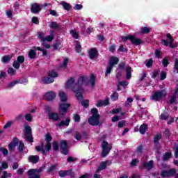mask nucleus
Instances as JSON below:
<instances>
[{"label":"nucleus","instance_id":"nucleus-57","mask_svg":"<svg viewBox=\"0 0 178 178\" xmlns=\"http://www.w3.org/2000/svg\"><path fill=\"white\" fill-rule=\"evenodd\" d=\"M17 61L21 65L23 64L24 62V56H18L17 57Z\"/></svg>","mask_w":178,"mask_h":178},{"label":"nucleus","instance_id":"nucleus-30","mask_svg":"<svg viewBox=\"0 0 178 178\" xmlns=\"http://www.w3.org/2000/svg\"><path fill=\"white\" fill-rule=\"evenodd\" d=\"M90 113L92 118H101V115L98 113V108H93L90 110Z\"/></svg>","mask_w":178,"mask_h":178},{"label":"nucleus","instance_id":"nucleus-14","mask_svg":"<svg viewBox=\"0 0 178 178\" xmlns=\"http://www.w3.org/2000/svg\"><path fill=\"white\" fill-rule=\"evenodd\" d=\"M41 5L38 4L37 3H33L31 4V13H34L35 15H37V13H40L41 12Z\"/></svg>","mask_w":178,"mask_h":178},{"label":"nucleus","instance_id":"nucleus-60","mask_svg":"<svg viewBox=\"0 0 178 178\" xmlns=\"http://www.w3.org/2000/svg\"><path fill=\"white\" fill-rule=\"evenodd\" d=\"M119 84L123 87V88H126L127 86H129V83L127 81H119Z\"/></svg>","mask_w":178,"mask_h":178},{"label":"nucleus","instance_id":"nucleus-9","mask_svg":"<svg viewBox=\"0 0 178 178\" xmlns=\"http://www.w3.org/2000/svg\"><path fill=\"white\" fill-rule=\"evenodd\" d=\"M102 158H105V156H106V155H108V154L111 152V149H112L111 146H109V144L108 143V142L105 140H104L102 143Z\"/></svg>","mask_w":178,"mask_h":178},{"label":"nucleus","instance_id":"nucleus-42","mask_svg":"<svg viewBox=\"0 0 178 178\" xmlns=\"http://www.w3.org/2000/svg\"><path fill=\"white\" fill-rule=\"evenodd\" d=\"M90 81L91 86L95 87V81H97V79L95 78V76L94 75V74H91Z\"/></svg>","mask_w":178,"mask_h":178},{"label":"nucleus","instance_id":"nucleus-44","mask_svg":"<svg viewBox=\"0 0 178 178\" xmlns=\"http://www.w3.org/2000/svg\"><path fill=\"white\" fill-rule=\"evenodd\" d=\"M24 148H26V147L24 146V143H23L22 141H19V146L17 147V150L19 151V152H23Z\"/></svg>","mask_w":178,"mask_h":178},{"label":"nucleus","instance_id":"nucleus-6","mask_svg":"<svg viewBox=\"0 0 178 178\" xmlns=\"http://www.w3.org/2000/svg\"><path fill=\"white\" fill-rule=\"evenodd\" d=\"M44 111L48 115V118L50 120H54V122H58L59 120V113L55 112H51V107L47 106L44 107Z\"/></svg>","mask_w":178,"mask_h":178},{"label":"nucleus","instance_id":"nucleus-52","mask_svg":"<svg viewBox=\"0 0 178 178\" xmlns=\"http://www.w3.org/2000/svg\"><path fill=\"white\" fill-rule=\"evenodd\" d=\"M56 170V165L54 164L51 165L50 167L47 169V173H52L54 170Z\"/></svg>","mask_w":178,"mask_h":178},{"label":"nucleus","instance_id":"nucleus-12","mask_svg":"<svg viewBox=\"0 0 178 178\" xmlns=\"http://www.w3.org/2000/svg\"><path fill=\"white\" fill-rule=\"evenodd\" d=\"M60 150L63 155H67L69 154V147L67 145V141L63 140L60 143Z\"/></svg>","mask_w":178,"mask_h":178},{"label":"nucleus","instance_id":"nucleus-41","mask_svg":"<svg viewBox=\"0 0 178 178\" xmlns=\"http://www.w3.org/2000/svg\"><path fill=\"white\" fill-rule=\"evenodd\" d=\"M151 29L147 26L143 27L140 29V33L141 34H148L149 33H150Z\"/></svg>","mask_w":178,"mask_h":178},{"label":"nucleus","instance_id":"nucleus-8","mask_svg":"<svg viewBox=\"0 0 178 178\" xmlns=\"http://www.w3.org/2000/svg\"><path fill=\"white\" fill-rule=\"evenodd\" d=\"M42 172V168L39 169H29L27 172V175L29 178H41V175L39 173Z\"/></svg>","mask_w":178,"mask_h":178},{"label":"nucleus","instance_id":"nucleus-4","mask_svg":"<svg viewBox=\"0 0 178 178\" xmlns=\"http://www.w3.org/2000/svg\"><path fill=\"white\" fill-rule=\"evenodd\" d=\"M166 95H168V93L166 92V88H164L161 90H157L154 92V93L151 96V99H152L153 101H156V102L165 98Z\"/></svg>","mask_w":178,"mask_h":178},{"label":"nucleus","instance_id":"nucleus-15","mask_svg":"<svg viewBox=\"0 0 178 178\" xmlns=\"http://www.w3.org/2000/svg\"><path fill=\"white\" fill-rule=\"evenodd\" d=\"M161 138L162 134H156L153 138L154 147L157 149V151H159L161 149V147H159V140H161Z\"/></svg>","mask_w":178,"mask_h":178},{"label":"nucleus","instance_id":"nucleus-26","mask_svg":"<svg viewBox=\"0 0 178 178\" xmlns=\"http://www.w3.org/2000/svg\"><path fill=\"white\" fill-rule=\"evenodd\" d=\"M125 72H126L127 80H130L131 79V67L130 66L126 67Z\"/></svg>","mask_w":178,"mask_h":178},{"label":"nucleus","instance_id":"nucleus-47","mask_svg":"<svg viewBox=\"0 0 178 178\" xmlns=\"http://www.w3.org/2000/svg\"><path fill=\"white\" fill-rule=\"evenodd\" d=\"M44 140L46 143H51V141H52V136H51L50 133H47L45 135Z\"/></svg>","mask_w":178,"mask_h":178},{"label":"nucleus","instance_id":"nucleus-25","mask_svg":"<svg viewBox=\"0 0 178 178\" xmlns=\"http://www.w3.org/2000/svg\"><path fill=\"white\" fill-rule=\"evenodd\" d=\"M143 168L147 170H151L154 168V161L151 160L149 162H145L143 163Z\"/></svg>","mask_w":178,"mask_h":178},{"label":"nucleus","instance_id":"nucleus-16","mask_svg":"<svg viewBox=\"0 0 178 178\" xmlns=\"http://www.w3.org/2000/svg\"><path fill=\"white\" fill-rule=\"evenodd\" d=\"M101 117H92L91 116L88 122L91 126H98L99 124V119Z\"/></svg>","mask_w":178,"mask_h":178},{"label":"nucleus","instance_id":"nucleus-31","mask_svg":"<svg viewBox=\"0 0 178 178\" xmlns=\"http://www.w3.org/2000/svg\"><path fill=\"white\" fill-rule=\"evenodd\" d=\"M54 37H55V32L54 31H50V35H47L44 38V41L51 42L54 40Z\"/></svg>","mask_w":178,"mask_h":178},{"label":"nucleus","instance_id":"nucleus-20","mask_svg":"<svg viewBox=\"0 0 178 178\" xmlns=\"http://www.w3.org/2000/svg\"><path fill=\"white\" fill-rule=\"evenodd\" d=\"M108 163H109V161H102L100 163V165L97 167L96 173H99L101 170H104L108 166Z\"/></svg>","mask_w":178,"mask_h":178},{"label":"nucleus","instance_id":"nucleus-37","mask_svg":"<svg viewBox=\"0 0 178 178\" xmlns=\"http://www.w3.org/2000/svg\"><path fill=\"white\" fill-rule=\"evenodd\" d=\"M74 84V78L71 77L70 79H68L66 82V86L69 88L72 87Z\"/></svg>","mask_w":178,"mask_h":178},{"label":"nucleus","instance_id":"nucleus-38","mask_svg":"<svg viewBox=\"0 0 178 178\" xmlns=\"http://www.w3.org/2000/svg\"><path fill=\"white\" fill-rule=\"evenodd\" d=\"M12 59V56L9 55L3 56L2 57V62L3 63H8V62H10V60Z\"/></svg>","mask_w":178,"mask_h":178},{"label":"nucleus","instance_id":"nucleus-33","mask_svg":"<svg viewBox=\"0 0 178 178\" xmlns=\"http://www.w3.org/2000/svg\"><path fill=\"white\" fill-rule=\"evenodd\" d=\"M73 137L75 138V140H77V141H80L81 140V134L80 132L75 131L72 134Z\"/></svg>","mask_w":178,"mask_h":178},{"label":"nucleus","instance_id":"nucleus-19","mask_svg":"<svg viewBox=\"0 0 178 178\" xmlns=\"http://www.w3.org/2000/svg\"><path fill=\"white\" fill-rule=\"evenodd\" d=\"M23 83H24V81L22 79L14 80L7 84V88H13L16 84H23Z\"/></svg>","mask_w":178,"mask_h":178},{"label":"nucleus","instance_id":"nucleus-3","mask_svg":"<svg viewBox=\"0 0 178 178\" xmlns=\"http://www.w3.org/2000/svg\"><path fill=\"white\" fill-rule=\"evenodd\" d=\"M119 63V58L112 56L109 60H108V65H107L106 72H105V76H108V74H111L112 72V70L113 69V67L115 65H118Z\"/></svg>","mask_w":178,"mask_h":178},{"label":"nucleus","instance_id":"nucleus-40","mask_svg":"<svg viewBox=\"0 0 178 178\" xmlns=\"http://www.w3.org/2000/svg\"><path fill=\"white\" fill-rule=\"evenodd\" d=\"M81 105L83 106L86 109L90 106V100L88 99H85L81 102Z\"/></svg>","mask_w":178,"mask_h":178},{"label":"nucleus","instance_id":"nucleus-56","mask_svg":"<svg viewBox=\"0 0 178 178\" xmlns=\"http://www.w3.org/2000/svg\"><path fill=\"white\" fill-rule=\"evenodd\" d=\"M176 99H177V95H172V96L171 97V98L170 99V104L171 105H173V104L176 102Z\"/></svg>","mask_w":178,"mask_h":178},{"label":"nucleus","instance_id":"nucleus-5","mask_svg":"<svg viewBox=\"0 0 178 178\" xmlns=\"http://www.w3.org/2000/svg\"><path fill=\"white\" fill-rule=\"evenodd\" d=\"M122 40L124 42H126L127 40H129L131 41V44L133 45H141L143 44V40L141 39H137L136 36L131 35H127V36H122Z\"/></svg>","mask_w":178,"mask_h":178},{"label":"nucleus","instance_id":"nucleus-21","mask_svg":"<svg viewBox=\"0 0 178 178\" xmlns=\"http://www.w3.org/2000/svg\"><path fill=\"white\" fill-rule=\"evenodd\" d=\"M29 162H32V163H38L40 162V156L38 155H31L28 159Z\"/></svg>","mask_w":178,"mask_h":178},{"label":"nucleus","instance_id":"nucleus-7","mask_svg":"<svg viewBox=\"0 0 178 178\" xmlns=\"http://www.w3.org/2000/svg\"><path fill=\"white\" fill-rule=\"evenodd\" d=\"M71 106H72V104L69 103L60 104L58 106V113L60 116H66V114L69 111V108H70Z\"/></svg>","mask_w":178,"mask_h":178},{"label":"nucleus","instance_id":"nucleus-54","mask_svg":"<svg viewBox=\"0 0 178 178\" xmlns=\"http://www.w3.org/2000/svg\"><path fill=\"white\" fill-rule=\"evenodd\" d=\"M0 152H2L3 156H6L9 154L8 149L2 147H0Z\"/></svg>","mask_w":178,"mask_h":178},{"label":"nucleus","instance_id":"nucleus-28","mask_svg":"<svg viewBox=\"0 0 178 178\" xmlns=\"http://www.w3.org/2000/svg\"><path fill=\"white\" fill-rule=\"evenodd\" d=\"M60 5H62V6L65 9V10H67V12H69V10H70L72 9V6L70 5V3H69L66 1H62L60 3Z\"/></svg>","mask_w":178,"mask_h":178},{"label":"nucleus","instance_id":"nucleus-63","mask_svg":"<svg viewBox=\"0 0 178 178\" xmlns=\"http://www.w3.org/2000/svg\"><path fill=\"white\" fill-rule=\"evenodd\" d=\"M133 98L132 97H128L127 99V101L125 102V106H130V104L133 102Z\"/></svg>","mask_w":178,"mask_h":178},{"label":"nucleus","instance_id":"nucleus-61","mask_svg":"<svg viewBox=\"0 0 178 178\" xmlns=\"http://www.w3.org/2000/svg\"><path fill=\"white\" fill-rule=\"evenodd\" d=\"M122 111L121 108H113L110 113H112V115H116V113H119Z\"/></svg>","mask_w":178,"mask_h":178},{"label":"nucleus","instance_id":"nucleus-23","mask_svg":"<svg viewBox=\"0 0 178 178\" xmlns=\"http://www.w3.org/2000/svg\"><path fill=\"white\" fill-rule=\"evenodd\" d=\"M69 124H70V118H67L65 120H62L60 122H59L57 126L58 127H63V126H66V127H67Z\"/></svg>","mask_w":178,"mask_h":178},{"label":"nucleus","instance_id":"nucleus-22","mask_svg":"<svg viewBox=\"0 0 178 178\" xmlns=\"http://www.w3.org/2000/svg\"><path fill=\"white\" fill-rule=\"evenodd\" d=\"M166 38H168L170 40V47L175 49L177 48V44H173V41H175V39L173 37H172V35L170 33H167L166 34Z\"/></svg>","mask_w":178,"mask_h":178},{"label":"nucleus","instance_id":"nucleus-36","mask_svg":"<svg viewBox=\"0 0 178 178\" xmlns=\"http://www.w3.org/2000/svg\"><path fill=\"white\" fill-rule=\"evenodd\" d=\"M53 145V151L54 152H58L59 151V143L58 141H54L52 143Z\"/></svg>","mask_w":178,"mask_h":178},{"label":"nucleus","instance_id":"nucleus-58","mask_svg":"<svg viewBox=\"0 0 178 178\" xmlns=\"http://www.w3.org/2000/svg\"><path fill=\"white\" fill-rule=\"evenodd\" d=\"M20 65L18 61H17V60H14L13 63V66L15 69L19 70L20 69Z\"/></svg>","mask_w":178,"mask_h":178},{"label":"nucleus","instance_id":"nucleus-13","mask_svg":"<svg viewBox=\"0 0 178 178\" xmlns=\"http://www.w3.org/2000/svg\"><path fill=\"white\" fill-rule=\"evenodd\" d=\"M176 175V168H170L168 170H162L161 176L163 178L172 177Z\"/></svg>","mask_w":178,"mask_h":178},{"label":"nucleus","instance_id":"nucleus-45","mask_svg":"<svg viewBox=\"0 0 178 178\" xmlns=\"http://www.w3.org/2000/svg\"><path fill=\"white\" fill-rule=\"evenodd\" d=\"M73 120L75 123H80L81 118L78 113L73 114Z\"/></svg>","mask_w":178,"mask_h":178},{"label":"nucleus","instance_id":"nucleus-49","mask_svg":"<svg viewBox=\"0 0 178 178\" xmlns=\"http://www.w3.org/2000/svg\"><path fill=\"white\" fill-rule=\"evenodd\" d=\"M38 37L39 40H40V41H42V42H45V34H44V33L40 32L38 33Z\"/></svg>","mask_w":178,"mask_h":178},{"label":"nucleus","instance_id":"nucleus-53","mask_svg":"<svg viewBox=\"0 0 178 178\" xmlns=\"http://www.w3.org/2000/svg\"><path fill=\"white\" fill-rule=\"evenodd\" d=\"M60 41L56 40L55 44L53 45L54 51H58L59 49V47H60Z\"/></svg>","mask_w":178,"mask_h":178},{"label":"nucleus","instance_id":"nucleus-1","mask_svg":"<svg viewBox=\"0 0 178 178\" xmlns=\"http://www.w3.org/2000/svg\"><path fill=\"white\" fill-rule=\"evenodd\" d=\"M84 83H86V76H79L77 83L72 88V91L75 92V97L78 101H82V99H84V97L83 96V92L84 91L83 86L84 85Z\"/></svg>","mask_w":178,"mask_h":178},{"label":"nucleus","instance_id":"nucleus-35","mask_svg":"<svg viewBox=\"0 0 178 178\" xmlns=\"http://www.w3.org/2000/svg\"><path fill=\"white\" fill-rule=\"evenodd\" d=\"M50 29H52L53 30H59V24H58L55 22H51L49 24Z\"/></svg>","mask_w":178,"mask_h":178},{"label":"nucleus","instance_id":"nucleus-18","mask_svg":"<svg viewBox=\"0 0 178 178\" xmlns=\"http://www.w3.org/2000/svg\"><path fill=\"white\" fill-rule=\"evenodd\" d=\"M55 98H56V93L54 92H47L44 95V99H46L47 102L52 101V99H55Z\"/></svg>","mask_w":178,"mask_h":178},{"label":"nucleus","instance_id":"nucleus-51","mask_svg":"<svg viewBox=\"0 0 178 178\" xmlns=\"http://www.w3.org/2000/svg\"><path fill=\"white\" fill-rule=\"evenodd\" d=\"M12 177V173L8 172V171H3L1 178H9Z\"/></svg>","mask_w":178,"mask_h":178},{"label":"nucleus","instance_id":"nucleus-48","mask_svg":"<svg viewBox=\"0 0 178 178\" xmlns=\"http://www.w3.org/2000/svg\"><path fill=\"white\" fill-rule=\"evenodd\" d=\"M44 149L46 151V152H49V151L52 150V144H51V143H47Z\"/></svg>","mask_w":178,"mask_h":178},{"label":"nucleus","instance_id":"nucleus-43","mask_svg":"<svg viewBox=\"0 0 178 178\" xmlns=\"http://www.w3.org/2000/svg\"><path fill=\"white\" fill-rule=\"evenodd\" d=\"M76 44L75 46V51L77 54H80V52H81V44H80V42L76 41Z\"/></svg>","mask_w":178,"mask_h":178},{"label":"nucleus","instance_id":"nucleus-64","mask_svg":"<svg viewBox=\"0 0 178 178\" xmlns=\"http://www.w3.org/2000/svg\"><path fill=\"white\" fill-rule=\"evenodd\" d=\"M124 67H126V63H124V62H121V63L118 65V69H119V70H124Z\"/></svg>","mask_w":178,"mask_h":178},{"label":"nucleus","instance_id":"nucleus-29","mask_svg":"<svg viewBox=\"0 0 178 178\" xmlns=\"http://www.w3.org/2000/svg\"><path fill=\"white\" fill-rule=\"evenodd\" d=\"M148 129V124H143L140 125L139 128V132L140 134H145V132L147 131V129Z\"/></svg>","mask_w":178,"mask_h":178},{"label":"nucleus","instance_id":"nucleus-32","mask_svg":"<svg viewBox=\"0 0 178 178\" xmlns=\"http://www.w3.org/2000/svg\"><path fill=\"white\" fill-rule=\"evenodd\" d=\"M171 158H172V152H165L163 155V161H169V159Z\"/></svg>","mask_w":178,"mask_h":178},{"label":"nucleus","instance_id":"nucleus-2","mask_svg":"<svg viewBox=\"0 0 178 178\" xmlns=\"http://www.w3.org/2000/svg\"><path fill=\"white\" fill-rule=\"evenodd\" d=\"M58 72L54 70L49 71L47 73V76H42L41 79V83L42 84H52L55 81V77H58Z\"/></svg>","mask_w":178,"mask_h":178},{"label":"nucleus","instance_id":"nucleus-50","mask_svg":"<svg viewBox=\"0 0 178 178\" xmlns=\"http://www.w3.org/2000/svg\"><path fill=\"white\" fill-rule=\"evenodd\" d=\"M168 118L169 115H168V113H163L160 115L161 120H168Z\"/></svg>","mask_w":178,"mask_h":178},{"label":"nucleus","instance_id":"nucleus-11","mask_svg":"<svg viewBox=\"0 0 178 178\" xmlns=\"http://www.w3.org/2000/svg\"><path fill=\"white\" fill-rule=\"evenodd\" d=\"M58 176L60 177H66V176H70L72 178L76 177V173L73 172V170H60L58 172Z\"/></svg>","mask_w":178,"mask_h":178},{"label":"nucleus","instance_id":"nucleus-55","mask_svg":"<svg viewBox=\"0 0 178 178\" xmlns=\"http://www.w3.org/2000/svg\"><path fill=\"white\" fill-rule=\"evenodd\" d=\"M70 34L72 35L73 38H74L75 40H77L79 38V33H77L76 31L71 30Z\"/></svg>","mask_w":178,"mask_h":178},{"label":"nucleus","instance_id":"nucleus-39","mask_svg":"<svg viewBox=\"0 0 178 178\" xmlns=\"http://www.w3.org/2000/svg\"><path fill=\"white\" fill-rule=\"evenodd\" d=\"M111 98L112 101H118L119 99V93H118L116 91L113 92L111 95Z\"/></svg>","mask_w":178,"mask_h":178},{"label":"nucleus","instance_id":"nucleus-46","mask_svg":"<svg viewBox=\"0 0 178 178\" xmlns=\"http://www.w3.org/2000/svg\"><path fill=\"white\" fill-rule=\"evenodd\" d=\"M7 72L10 76H16V70L13 67H10L8 69Z\"/></svg>","mask_w":178,"mask_h":178},{"label":"nucleus","instance_id":"nucleus-17","mask_svg":"<svg viewBox=\"0 0 178 178\" xmlns=\"http://www.w3.org/2000/svg\"><path fill=\"white\" fill-rule=\"evenodd\" d=\"M88 55H89L90 59H91L92 60H94V58L98 56V50H97L96 48L92 47L88 51Z\"/></svg>","mask_w":178,"mask_h":178},{"label":"nucleus","instance_id":"nucleus-10","mask_svg":"<svg viewBox=\"0 0 178 178\" xmlns=\"http://www.w3.org/2000/svg\"><path fill=\"white\" fill-rule=\"evenodd\" d=\"M33 131L31 130V127L26 126L24 129V136L27 141L29 143H34V138H33Z\"/></svg>","mask_w":178,"mask_h":178},{"label":"nucleus","instance_id":"nucleus-27","mask_svg":"<svg viewBox=\"0 0 178 178\" xmlns=\"http://www.w3.org/2000/svg\"><path fill=\"white\" fill-rule=\"evenodd\" d=\"M58 97L62 102H67V97L66 96V93H65V92H60L58 93Z\"/></svg>","mask_w":178,"mask_h":178},{"label":"nucleus","instance_id":"nucleus-24","mask_svg":"<svg viewBox=\"0 0 178 178\" xmlns=\"http://www.w3.org/2000/svg\"><path fill=\"white\" fill-rule=\"evenodd\" d=\"M35 149H36L38 152H41L42 155H47V150L44 149V143H42L40 145L35 146Z\"/></svg>","mask_w":178,"mask_h":178},{"label":"nucleus","instance_id":"nucleus-59","mask_svg":"<svg viewBox=\"0 0 178 178\" xmlns=\"http://www.w3.org/2000/svg\"><path fill=\"white\" fill-rule=\"evenodd\" d=\"M19 143L20 142L19 141V138H17V137H15L13 139V143H11V144L14 145L15 147H17V145H19Z\"/></svg>","mask_w":178,"mask_h":178},{"label":"nucleus","instance_id":"nucleus-34","mask_svg":"<svg viewBox=\"0 0 178 178\" xmlns=\"http://www.w3.org/2000/svg\"><path fill=\"white\" fill-rule=\"evenodd\" d=\"M35 56H37V53L35 52V50L31 49L29 53V57L30 59H35Z\"/></svg>","mask_w":178,"mask_h":178},{"label":"nucleus","instance_id":"nucleus-62","mask_svg":"<svg viewBox=\"0 0 178 178\" xmlns=\"http://www.w3.org/2000/svg\"><path fill=\"white\" fill-rule=\"evenodd\" d=\"M165 79H166V72L162 71L160 74V80L163 81Z\"/></svg>","mask_w":178,"mask_h":178}]
</instances>
